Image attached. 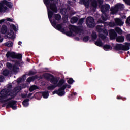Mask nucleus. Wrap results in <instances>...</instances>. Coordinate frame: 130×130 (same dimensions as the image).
I'll return each mask as SVG.
<instances>
[{"label": "nucleus", "mask_w": 130, "mask_h": 130, "mask_svg": "<svg viewBox=\"0 0 130 130\" xmlns=\"http://www.w3.org/2000/svg\"><path fill=\"white\" fill-rule=\"evenodd\" d=\"M45 78L48 81H49L51 84H53V85L48 86L47 90H54L56 87L61 88L63 84L66 83L64 79L61 78L59 80L57 77H55L53 75L50 73H48L46 75ZM58 81H59L58 82Z\"/></svg>", "instance_id": "obj_1"}, {"label": "nucleus", "mask_w": 130, "mask_h": 130, "mask_svg": "<svg viewBox=\"0 0 130 130\" xmlns=\"http://www.w3.org/2000/svg\"><path fill=\"white\" fill-rule=\"evenodd\" d=\"M50 9H48V16L50 22H51V19H52V16H53L54 13H57V7L55 3H51L50 4Z\"/></svg>", "instance_id": "obj_2"}, {"label": "nucleus", "mask_w": 130, "mask_h": 130, "mask_svg": "<svg viewBox=\"0 0 130 130\" xmlns=\"http://www.w3.org/2000/svg\"><path fill=\"white\" fill-rule=\"evenodd\" d=\"M70 31H66V34L67 36H72L73 35V32L71 30L74 32V33H81L83 31V29L80 26H72L70 29Z\"/></svg>", "instance_id": "obj_3"}, {"label": "nucleus", "mask_w": 130, "mask_h": 130, "mask_svg": "<svg viewBox=\"0 0 130 130\" xmlns=\"http://www.w3.org/2000/svg\"><path fill=\"white\" fill-rule=\"evenodd\" d=\"M6 56L7 58L11 57V58L16 59H22V58L23 57L22 54H16L14 52H11L10 51L7 52Z\"/></svg>", "instance_id": "obj_4"}, {"label": "nucleus", "mask_w": 130, "mask_h": 130, "mask_svg": "<svg viewBox=\"0 0 130 130\" xmlns=\"http://www.w3.org/2000/svg\"><path fill=\"white\" fill-rule=\"evenodd\" d=\"M0 100H3V99H6L8 98V96H12L11 91L10 89H3L0 92Z\"/></svg>", "instance_id": "obj_5"}, {"label": "nucleus", "mask_w": 130, "mask_h": 130, "mask_svg": "<svg viewBox=\"0 0 130 130\" xmlns=\"http://www.w3.org/2000/svg\"><path fill=\"white\" fill-rule=\"evenodd\" d=\"M66 90L65 86H62L58 89L57 90H55L53 91L52 94L54 95V94H57V95H59L60 97H62L66 94Z\"/></svg>", "instance_id": "obj_6"}, {"label": "nucleus", "mask_w": 130, "mask_h": 130, "mask_svg": "<svg viewBox=\"0 0 130 130\" xmlns=\"http://www.w3.org/2000/svg\"><path fill=\"white\" fill-rule=\"evenodd\" d=\"M86 25L88 28H94L95 27V20L92 17H88L86 20Z\"/></svg>", "instance_id": "obj_7"}, {"label": "nucleus", "mask_w": 130, "mask_h": 130, "mask_svg": "<svg viewBox=\"0 0 130 130\" xmlns=\"http://www.w3.org/2000/svg\"><path fill=\"white\" fill-rule=\"evenodd\" d=\"M50 23H51L52 26L56 29V30H58V31H60L61 30V32H62V33L64 32V28H62V25H61V24H56V21H53L52 22V20H51Z\"/></svg>", "instance_id": "obj_8"}, {"label": "nucleus", "mask_w": 130, "mask_h": 130, "mask_svg": "<svg viewBox=\"0 0 130 130\" xmlns=\"http://www.w3.org/2000/svg\"><path fill=\"white\" fill-rule=\"evenodd\" d=\"M17 101H11L8 103L6 105V108H12L14 110H16L17 109Z\"/></svg>", "instance_id": "obj_9"}, {"label": "nucleus", "mask_w": 130, "mask_h": 130, "mask_svg": "<svg viewBox=\"0 0 130 130\" xmlns=\"http://www.w3.org/2000/svg\"><path fill=\"white\" fill-rule=\"evenodd\" d=\"M114 49L117 51H119L120 50L126 51L125 50V46L122 44H116V45L114 46Z\"/></svg>", "instance_id": "obj_10"}, {"label": "nucleus", "mask_w": 130, "mask_h": 130, "mask_svg": "<svg viewBox=\"0 0 130 130\" xmlns=\"http://www.w3.org/2000/svg\"><path fill=\"white\" fill-rule=\"evenodd\" d=\"M109 9H110L109 4L103 5L101 6V12L106 13V12L109 11Z\"/></svg>", "instance_id": "obj_11"}, {"label": "nucleus", "mask_w": 130, "mask_h": 130, "mask_svg": "<svg viewBox=\"0 0 130 130\" xmlns=\"http://www.w3.org/2000/svg\"><path fill=\"white\" fill-rule=\"evenodd\" d=\"M109 36L110 39L113 40V39H115L117 38V33L115 32L114 29H111L109 31Z\"/></svg>", "instance_id": "obj_12"}, {"label": "nucleus", "mask_w": 130, "mask_h": 130, "mask_svg": "<svg viewBox=\"0 0 130 130\" xmlns=\"http://www.w3.org/2000/svg\"><path fill=\"white\" fill-rule=\"evenodd\" d=\"M110 11H111V14L112 15H114L115 14H117V13L118 12V8L116 7V5H115L114 7H112L110 8Z\"/></svg>", "instance_id": "obj_13"}, {"label": "nucleus", "mask_w": 130, "mask_h": 130, "mask_svg": "<svg viewBox=\"0 0 130 130\" xmlns=\"http://www.w3.org/2000/svg\"><path fill=\"white\" fill-rule=\"evenodd\" d=\"M6 34H8L7 37L8 38H10L11 39H15V32H14V31L13 30H10V32H8Z\"/></svg>", "instance_id": "obj_14"}, {"label": "nucleus", "mask_w": 130, "mask_h": 130, "mask_svg": "<svg viewBox=\"0 0 130 130\" xmlns=\"http://www.w3.org/2000/svg\"><path fill=\"white\" fill-rule=\"evenodd\" d=\"M4 4H3V1L0 3V11L3 13H5L6 11L8 10V7L5 6Z\"/></svg>", "instance_id": "obj_15"}, {"label": "nucleus", "mask_w": 130, "mask_h": 130, "mask_svg": "<svg viewBox=\"0 0 130 130\" xmlns=\"http://www.w3.org/2000/svg\"><path fill=\"white\" fill-rule=\"evenodd\" d=\"M2 2L3 4L6 5V6L9 8V9H12V8H13V3H11V2H8L7 0H3Z\"/></svg>", "instance_id": "obj_16"}, {"label": "nucleus", "mask_w": 130, "mask_h": 130, "mask_svg": "<svg viewBox=\"0 0 130 130\" xmlns=\"http://www.w3.org/2000/svg\"><path fill=\"white\" fill-rule=\"evenodd\" d=\"M8 27L7 26L3 25L2 26L1 32L2 34H7L8 33Z\"/></svg>", "instance_id": "obj_17"}, {"label": "nucleus", "mask_w": 130, "mask_h": 130, "mask_svg": "<svg viewBox=\"0 0 130 130\" xmlns=\"http://www.w3.org/2000/svg\"><path fill=\"white\" fill-rule=\"evenodd\" d=\"M117 42L122 43L124 41V37L122 36H118L116 38Z\"/></svg>", "instance_id": "obj_18"}, {"label": "nucleus", "mask_w": 130, "mask_h": 130, "mask_svg": "<svg viewBox=\"0 0 130 130\" xmlns=\"http://www.w3.org/2000/svg\"><path fill=\"white\" fill-rule=\"evenodd\" d=\"M115 22L117 26H122V25H123V22H122V20L119 18H116L115 19Z\"/></svg>", "instance_id": "obj_19"}, {"label": "nucleus", "mask_w": 130, "mask_h": 130, "mask_svg": "<svg viewBox=\"0 0 130 130\" xmlns=\"http://www.w3.org/2000/svg\"><path fill=\"white\" fill-rule=\"evenodd\" d=\"M38 77L37 76V75L29 77L27 79L26 82L27 83H31V82H33V81H35V80H36V79H37Z\"/></svg>", "instance_id": "obj_20"}, {"label": "nucleus", "mask_w": 130, "mask_h": 130, "mask_svg": "<svg viewBox=\"0 0 130 130\" xmlns=\"http://www.w3.org/2000/svg\"><path fill=\"white\" fill-rule=\"evenodd\" d=\"M116 7L117 8L118 11H123V9H124V5L120 3L117 4Z\"/></svg>", "instance_id": "obj_21"}, {"label": "nucleus", "mask_w": 130, "mask_h": 130, "mask_svg": "<svg viewBox=\"0 0 130 130\" xmlns=\"http://www.w3.org/2000/svg\"><path fill=\"white\" fill-rule=\"evenodd\" d=\"M26 80V75H23L21 78H19L17 79V83L18 84H20V83H22V82H25Z\"/></svg>", "instance_id": "obj_22"}, {"label": "nucleus", "mask_w": 130, "mask_h": 130, "mask_svg": "<svg viewBox=\"0 0 130 130\" xmlns=\"http://www.w3.org/2000/svg\"><path fill=\"white\" fill-rule=\"evenodd\" d=\"M30 100L29 99H25L23 102H22V105L24 107H27V106H29V101Z\"/></svg>", "instance_id": "obj_23"}, {"label": "nucleus", "mask_w": 130, "mask_h": 130, "mask_svg": "<svg viewBox=\"0 0 130 130\" xmlns=\"http://www.w3.org/2000/svg\"><path fill=\"white\" fill-rule=\"evenodd\" d=\"M96 29L99 32V34H100V33H104L105 29H103L101 28V26L100 25H98L96 27Z\"/></svg>", "instance_id": "obj_24"}, {"label": "nucleus", "mask_w": 130, "mask_h": 130, "mask_svg": "<svg viewBox=\"0 0 130 130\" xmlns=\"http://www.w3.org/2000/svg\"><path fill=\"white\" fill-rule=\"evenodd\" d=\"M9 74H10V70H8V69H4L3 71L2 74L5 77H8V76H9Z\"/></svg>", "instance_id": "obj_25"}, {"label": "nucleus", "mask_w": 130, "mask_h": 130, "mask_svg": "<svg viewBox=\"0 0 130 130\" xmlns=\"http://www.w3.org/2000/svg\"><path fill=\"white\" fill-rule=\"evenodd\" d=\"M39 89L38 88V86H37V85H34L31 86L29 88V92H33V91H35V90H37Z\"/></svg>", "instance_id": "obj_26"}, {"label": "nucleus", "mask_w": 130, "mask_h": 130, "mask_svg": "<svg viewBox=\"0 0 130 130\" xmlns=\"http://www.w3.org/2000/svg\"><path fill=\"white\" fill-rule=\"evenodd\" d=\"M91 7L96 9L98 7V3L96 0H92L91 2Z\"/></svg>", "instance_id": "obj_27"}, {"label": "nucleus", "mask_w": 130, "mask_h": 130, "mask_svg": "<svg viewBox=\"0 0 130 130\" xmlns=\"http://www.w3.org/2000/svg\"><path fill=\"white\" fill-rule=\"evenodd\" d=\"M42 94L43 98H45V99L48 98L49 96V92H48V91H43L42 92Z\"/></svg>", "instance_id": "obj_28"}, {"label": "nucleus", "mask_w": 130, "mask_h": 130, "mask_svg": "<svg viewBox=\"0 0 130 130\" xmlns=\"http://www.w3.org/2000/svg\"><path fill=\"white\" fill-rule=\"evenodd\" d=\"M82 2L83 5H84L86 8H89V6H90V0H82Z\"/></svg>", "instance_id": "obj_29"}, {"label": "nucleus", "mask_w": 130, "mask_h": 130, "mask_svg": "<svg viewBox=\"0 0 130 130\" xmlns=\"http://www.w3.org/2000/svg\"><path fill=\"white\" fill-rule=\"evenodd\" d=\"M95 45H97V46H102L103 45V43H102V41L100 39H98L97 41L95 42Z\"/></svg>", "instance_id": "obj_30"}, {"label": "nucleus", "mask_w": 130, "mask_h": 130, "mask_svg": "<svg viewBox=\"0 0 130 130\" xmlns=\"http://www.w3.org/2000/svg\"><path fill=\"white\" fill-rule=\"evenodd\" d=\"M102 19L103 21H107V14L105 13H102L101 16Z\"/></svg>", "instance_id": "obj_31"}, {"label": "nucleus", "mask_w": 130, "mask_h": 130, "mask_svg": "<svg viewBox=\"0 0 130 130\" xmlns=\"http://www.w3.org/2000/svg\"><path fill=\"white\" fill-rule=\"evenodd\" d=\"M71 22L72 24H75V23H77L78 22V17H73L71 19Z\"/></svg>", "instance_id": "obj_32"}, {"label": "nucleus", "mask_w": 130, "mask_h": 130, "mask_svg": "<svg viewBox=\"0 0 130 130\" xmlns=\"http://www.w3.org/2000/svg\"><path fill=\"white\" fill-rule=\"evenodd\" d=\"M54 18H55V20H56V21H59V20H60L61 19V16H60V14H55Z\"/></svg>", "instance_id": "obj_33"}, {"label": "nucleus", "mask_w": 130, "mask_h": 130, "mask_svg": "<svg viewBox=\"0 0 130 130\" xmlns=\"http://www.w3.org/2000/svg\"><path fill=\"white\" fill-rule=\"evenodd\" d=\"M115 31L118 33V34L121 35L122 34V30L120 27H116L115 28Z\"/></svg>", "instance_id": "obj_34"}, {"label": "nucleus", "mask_w": 130, "mask_h": 130, "mask_svg": "<svg viewBox=\"0 0 130 130\" xmlns=\"http://www.w3.org/2000/svg\"><path fill=\"white\" fill-rule=\"evenodd\" d=\"M130 43H126L125 45V49L126 50V51H127V50H129L130 49Z\"/></svg>", "instance_id": "obj_35"}, {"label": "nucleus", "mask_w": 130, "mask_h": 130, "mask_svg": "<svg viewBox=\"0 0 130 130\" xmlns=\"http://www.w3.org/2000/svg\"><path fill=\"white\" fill-rule=\"evenodd\" d=\"M99 37H100V38H101L102 40H104V39H106V36H105L103 34H99Z\"/></svg>", "instance_id": "obj_36"}, {"label": "nucleus", "mask_w": 130, "mask_h": 130, "mask_svg": "<svg viewBox=\"0 0 130 130\" xmlns=\"http://www.w3.org/2000/svg\"><path fill=\"white\" fill-rule=\"evenodd\" d=\"M5 45L8 47H12V46H13V42L12 41L7 42L6 43Z\"/></svg>", "instance_id": "obj_37"}, {"label": "nucleus", "mask_w": 130, "mask_h": 130, "mask_svg": "<svg viewBox=\"0 0 130 130\" xmlns=\"http://www.w3.org/2000/svg\"><path fill=\"white\" fill-rule=\"evenodd\" d=\"M75 82V80L72 78H69V80L67 81V83L70 85H73V83Z\"/></svg>", "instance_id": "obj_38"}, {"label": "nucleus", "mask_w": 130, "mask_h": 130, "mask_svg": "<svg viewBox=\"0 0 130 130\" xmlns=\"http://www.w3.org/2000/svg\"><path fill=\"white\" fill-rule=\"evenodd\" d=\"M90 39V37L89 36H84L83 40L84 42H88Z\"/></svg>", "instance_id": "obj_39"}, {"label": "nucleus", "mask_w": 130, "mask_h": 130, "mask_svg": "<svg viewBox=\"0 0 130 130\" xmlns=\"http://www.w3.org/2000/svg\"><path fill=\"white\" fill-rule=\"evenodd\" d=\"M91 37L92 39L96 40L98 37L97 34H96V32H93L91 35Z\"/></svg>", "instance_id": "obj_40"}, {"label": "nucleus", "mask_w": 130, "mask_h": 130, "mask_svg": "<svg viewBox=\"0 0 130 130\" xmlns=\"http://www.w3.org/2000/svg\"><path fill=\"white\" fill-rule=\"evenodd\" d=\"M111 46H110V45H105L103 46V49H104V50H106V49H110Z\"/></svg>", "instance_id": "obj_41"}, {"label": "nucleus", "mask_w": 130, "mask_h": 130, "mask_svg": "<svg viewBox=\"0 0 130 130\" xmlns=\"http://www.w3.org/2000/svg\"><path fill=\"white\" fill-rule=\"evenodd\" d=\"M6 66H7V68L8 69H9L10 70H12V69H13V64H12V63H11L7 62L6 64Z\"/></svg>", "instance_id": "obj_42"}, {"label": "nucleus", "mask_w": 130, "mask_h": 130, "mask_svg": "<svg viewBox=\"0 0 130 130\" xmlns=\"http://www.w3.org/2000/svg\"><path fill=\"white\" fill-rule=\"evenodd\" d=\"M84 20H85V18H82L80 19L78 21L79 25H83Z\"/></svg>", "instance_id": "obj_43"}, {"label": "nucleus", "mask_w": 130, "mask_h": 130, "mask_svg": "<svg viewBox=\"0 0 130 130\" xmlns=\"http://www.w3.org/2000/svg\"><path fill=\"white\" fill-rule=\"evenodd\" d=\"M22 89H23V88H22L21 86H18L15 88V90L16 92H20V91H21V90H22Z\"/></svg>", "instance_id": "obj_44"}, {"label": "nucleus", "mask_w": 130, "mask_h": 130, "mask_svg": "<svg viewBox=\"0 0 130 130\" xmlns=\"http://www.w3.org/2000/svg\"><path fill=\"white\" fill-rule=\"evenodd\" d=\"M36 74V72H35L32 70H30L29 71L28 76H33L34 75H35Z\"/></svg>", "instance_id": "obj_45"}, {"label": "nucleus", "mask_w": 130, "mask_h": 130, "mask_svg": "<svg viewBox=\"0 0 130 130\" xmlns=\"http://www.w3.org/2000/svg\"><path fill=\"white\" fill-rule=\"evenodd\" d=\"M12 71L13 72H14V73H17V69H18L17 68V66L14 65L13 67H12Z\"/></svg>", "instance_id": "obj_46"}, {"label": "nucleus", "mask_w": 130, "mask_h": 130, "mask_svg": "<svg viewBox=\"0 0 130 130\" xmlns=\"http://www.w3.org/2000/svg\"><path fill=\"white\" fill-rule=\"evenodd\" d=\"M125 23L127 25H130V16L127 18Z\"/></svg>", "instance_id": "obj_47"}, {"label": "nucleus", "mask_w": 130, "mask_h": 130, "mask_svg": "<svg viewBox=\"0 0 130 130\" xmlns=\"http://www.w3.org/2000/svg\"><path fill=\"white\" fill-rule=\"evenodd\" d=\"M45 5H50V0H44Z\"/></svg>", "instance_id": "obj_48"}, {"label": "nucleus", "mask_w": 130, "mask_h": 130, "mask_svg": "<svg viewBox=\"0 0 130 130\" xmlns=\"http://www.w3.org/2000/svg\"><path fill=\"white\" fill-rule=\"evenodd\" d=\"M62 87H65V89H67V88H68V89H70V88H71V85L65 84Z\"/></svg>", "instance_id": "obj_49"}, {"label": "nucleus", "mask_w": 130, "mask_h": 130, "mask_svg": "<svg viewBox=\"0 0 130 130\" xmlns=\"http://www.w3.org/2000/svg\"><path fill=\"white\" fill-rule=\"evenodd\" d=\"M60 13H62V14H67V10L64 9H62L60 11Z\"/></svg>", "instance_id": "obj_50"}, {"label": "nucleus", "mask_w": 130, "mask_h": 130, "mask_svg": "<svg viewBox=\"0 0 130 130\" xmlns=\"http://www.w3.org/2000/svg\"><path fill=\"white\" fill-rule=\"evenodd\" d=\"M11 28L13 29V30H14V31H17V27H16V25H15L14 24H12L11 25Z\"/></svg>", "instance_id": "obj_51"}, {"label": "nucleus", "mask_w": 130, "mask_h": 130, "mask_svg": "<svg viewBox=\"0 0 130 130\" xmlns=\"http://www.w3.org/2000/svg\"><path fill=\"white\" fill-rule=\"evenodd\" d=\"M4 80H5V77L1 75L0 76V82H4Z\"/></svg>", "instance_id": "obj_52"}, {"label": "nucleus", "mask_w": 130, "mask_h": 130, "mask_svg": "<svg viewBox=\"0 0 130 130\" xmlns=\"http://www.w3.org/2000/svg\"><path fill=\"white\" fill-rule=\"evenodd\" d=\"M126 38L127 41H130V34L127 35Z\"/></svg>", "instance_id": "obj_53"}, {"label": "nucleus", "mask_w": 130, "mask_h": 130, "mask_svg": "<svg viewBox=\"0 0 130 130\" xmlns=\"http://www.w3.org/2000/svg\"><path fill=\"white\" fill-rule=\"evenodd\" d=\"M13 88V85L12 84H10L7 86V89L10 90V89H12Z\"/></svg>", "instance_id": "obj_54"}, {"label": "nucleus", "mask_w": 130, "mask_h": 130, "mask_svg": "<svg viewBox=\"0 0 130 130\" xmlns=\"http://www.w3.org/2000/svg\"><path fill=\"white\" fill-rule=\"evenodd\" d=\"M7 21H8V22H13V19H12V18H7L6 19Z\"/></svg>", "instance_id": "obj_55"}, {"label": "nucleus", "mask_w": 130, "mask_h": 130, "mask_svg": "<svg viewBox=\"0 0 130 130\" xmlns=\"http://www.w3.org/2000/svg\"><path fill=\"white\" fill-rule=\"evenodd\" d=\"M22 98H27V94H21Z\"/></svg>", "instance_id": "obj_56"}, {"label": "nucleus", "mask_w": 130, "mask_h": 130, "mask_svg": "<svg viewBox=\"0 0 130 130\" xmlns=\"http://www.w3.org/2000/svg\"><path fill=\"white\" fill-rule=\"evenodd\" d=\"M103 33L105 34V35H108V31L106 29H105Z\"/></svg>", "instance_id": "obj_57"}, {"label": "nucleus", "mask_w": 130, "mask_h": 130, "mask_svg": "<svg viewBox=\"0 0 130 130\" xmlns=\"http://www.w3.org/2000/svg\"><path fill=\"white\" fill-rule=\"evenodd\" d=\"M98 22L101 24H103V23H104V21H102L101 19H99Z\"/></svg>", "instance_id": "obj_58"}, {"label": "nucleus", "mask_w": 130, "mask_h": 130, "mask_svg": "<svg viewBox=\"0 0 130 130\" xmlns=\"http://www.w3.org/2000/svg\"><path fill=\"white\" fill-rule=\"evenodd\" d=\"M5 21H6V19L0 20V24H3V23H4Z\"/></svg>", "instance_id": "obj_59"}, {"label": "nucleus", "mask_w": 130, "mask_h": 130, "mask_svg": "<svg viewBox=\"0 0 130 130\" xmlns=\"http://www.w3.org/2000/svg\"><path fill=\"white\" fill-rule=\"evenodd\" d=\"M33 95V93H29L28 95H27V97L28 98H30V97H31V96H32Z\"/></svg>", "instance_id": "obj_60"}, {"label": "nucleus", "mask_w": 130, "mask_h": 130, "mask_svg": "<svg viewBox=\"0 0 130 130\" xmlns=\"http://www.w3.org/2000/svg\"><path fill=\"white\" fill-rule=\"evenodd\" d=\"M12 98H9L8 99H7V100L4 101V102H7V101H9V100H11Z\"/></svg>", "instance_id": "obj_61"}, {"label": "nucleus", "mask_w": 130, "mask_h": 130, "mask_svg": "<svg viewBox=\"0 0 130 130\" xmlns=\"http://www.w3.org/2000/svg\"><path fill=\"white\" fill-rule=\"evenodd\" d=\"M71 97H73V95H74V96H76L77 95V92H74L73 93L71 94Z\"/></svg>", "instance_id": "obj_62"}, {"label": "nucleus", "mask_w": 130, "mask_h": 130, "mask_svg": "<svg viewBox=\"0 0 130 130\" xmlns=\"http://www.w3.org/2000/svg\"><path fill=\"white\" fill-rule=\"evenodd\" d=\"M117 99H118V100H119V99H122V97L117 96Z\"/></svg>", "instance_id": "obj_63"}, {"label": "nucleus", "mask_w": 130, "mask_h": 130, "mask_svg": "<svg viewBox=\"0 0 130 130\" xmlns=\"http://www.w3.org/2000/svg\"><path fill=\"white\" fill-rule=\"evenodd\" d=\"M18 45H22V42L19 41V42H18Z\"/></svg>", "instance_id": "obj_64"}]
</instances>
